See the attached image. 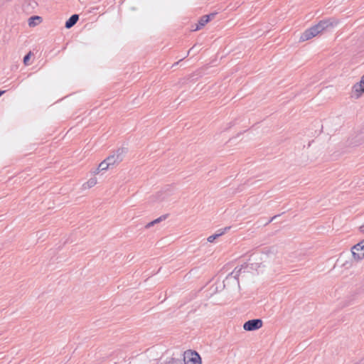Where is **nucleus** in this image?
<instances>
[{"mask_svg": "<svg viewBox=\"0 0 364 364\" xmlns=\"http://www.w3.org/2000/svg\"><path fill=\"white\" fill-rule=\"evenodd\" d=\"M337 24L338 21L333 18L323 19L302 33L299 41L303 42L310 40L323 31L333 28Z\"/></svg>", "mask_w": 364, "mask_h": 364, "instance_id": "f257e3e1", "label": "nucleus"}, {"mask_svg": "<svg viewBox=\"0 0 364 364\" xmlns=\"http://www.w3.org/2000/svg\"><path fill=\"white\" fill-rule=\"evenodd\" d=\"M128 149L126 147H120L115 150L112 154L108 156L107 159V161L109 163L112 167L115 165L119 164L121 161H123L126 154L127 153Z\"/></svg>", "mask_w": 364, "mask_h": 364, "instance_id": "f03ea898", "label": "nucleus"}, {"mask_svg": "<svg viewBox=\"0 0 364 364\" xmlns=\"http://www.w3.org/2000/svg\"><path fill=\"white\" fill-rule=\"evenodd\" d=\"M182 359L183 364H201V358L198 353L195 350H187L184 352Z\"/></svg>", "mask_w": 364, "mask_h": 364, "instance_id": "7ed1b4c3", "label": "nucleus"}, {"mask_svg": "<svg viewBox=\"0 0 364 364\" xmlns=\"http://www.w3.org/2000/svg\"><path fill=\"white\" fill-rule=\"evenodd\" d=\"M263 322L260 318L250 319L243 324V328L247 331L258 330L262 326Z\"/></svg>", "mask_w": 364, "mask_h": 364, "instance_id": "20e7f679", "label": "nucleus"}, {"mask_svg": "<svg viewBox=\"0 0 364 364\" xmlns=\"http://www.w3.org/2000/svg\"><path fill=\"white\" fill-rule=\"evenodd\" d=\"M352 255L353 258L358 261L364 258V240L352 247Z\"/></svg>", "mask_w": 364, "mask_h": 364, "instance_id": "39448f33", "label": "nucleus"}, {"mask_svg": "<svg viewBox=\"0 0 364 364\" xmlns=\"http://www.w3.org/2000/svg\"><path fill=\"white\" fill-rule=\"evenodd\" d=\"M79 20V15L78 14H73L66 21L65 23V27L68 29L71 28L73 26H74L77 22Z\"/></svg>", "mask_w": 364, "mask_h": 364, "instance_id": "423d86ee", "label": "nucleus"}, {"mask_svg": "<svg viewBox=\"0 0 364 364\" xmlns=\"http://www.w3.org/2000/svg\"><path fill=\"white\" fill-rule=\"evenodd\" d=\"M242 266L240 268H238L237 267H235V269L227 276L226 279H230V278H234L236 280L237 283L238 284L239 283L238 277L242 274Z\"/></svg>", "mask_w": 364, "mask_h": 364, "instance_id": "0eeeda50", "label": "nucleus"}, {"mask_svg": "<svg viewBox=\"0 0 364 364\" xmlns=\"http://www.w3.org/2000/svg\"><path fill=\"white\" fill-rule=\"evenodd\" d=\"M112 168L109 163L107 161V159L102 161L98 166V167L93 171L95 174H97L100 171H105L108 168Z\"/></svg>", "mask_w": 364, "mask_h": 364, "instance_id": "6e6552de", "label": "nucleus"}, {"mask_svg": "<svg viewBox=\"0 0 364 364\" xmlns=\"http://www.w3.org/2000/svg\"><path fill=\"white\" fill-rule=\"evenodd\" d=\"M209 22V16H201L198 21V23L196 24L195 28L193 31H198L201 29L206 23Z\"/></svg>", "mask_w": 364, "mask_h": 364, "instance_id": "1a4fd4ad", "label": "nucleus"}, {"mask_svg": "<svg viewBox=\"0 0 364 364\" xmlns=\"http://www.w3.org/2000/svg\"><path fill=\"white\" fill-rule=\"evenodd\" d=\"M230 227H225L223 230H219L217 233L212 235L208 237L209 242H213L216 238L223 235L228 230H230Z\"/></svg>", "mask_w": 364, "mask_h": 364, "instance_id": "9d476101", "label": "nucleus"}, {"mask_svg": "<svg viewBox=\"0 0 364 364\" xmlns=\"http://www.w3.org/2000/svg\"><path fill=\"white\" fill-rule=\"evenodd\" d=\"M353 91L356 93L357 96L359 97L362 93L364 92V85L362 81L355 83L353 87Z\"/></svg>", "mask_w": 364, "mask_h": 364, "instance_id": "9b49d317", "label": "nucleus"}, {"mask_svg": "<svg viewBox=\"0 0 364 364\" xmlns=\"http://www.w3.org/2000/svg\"><path fill=\"white\" fill-rule=\"evenodd\" d=\"M42 21V18L39 16H33L28 18V26L34 27Z\"/></svg>", "mask_w": 364, "mask_h": 364, "instance_id": "f8f14e48", "label": "nucleus"}, {"mask_svg": "<svg viewBox=\"0 0 364 364\" xmlns=\"http://www.w3.org/2000/svg\"><path fill=\"white\" fill-rule=\"evenodd\" d=\"M262 252L267 257H274L275 255V248L274 247H266L262 249Z\"/></svg>", "mask_w": 364, "mask_h": 364, "instance_id": "ddd939ff", "label": "nucleus"}, {"mask_svg": "<svg viewBox=\"0 0 364 364\" xmlns=\"http://www.w3.org/2000/svg\"><path fill=\"white\" fill-rule=\"evenodd\" d=\"M161 364H183L182 359L168 358Z\"/></svg>", "mask_w": 364, "mask_h": 364, "instance_id": "4468645a", "label": "nucleus"}, {"mask_svg": "<svg viewBox=\"0 0 364 364\" xmlns=\"http://www.w3.org/2000/svg\"><path fill=\"white\" fill-rule=\"evenodd\" d=\"M166 218V215H161V217L154 220L153 221L148 223L146 225V228H150L151 227L154 226L155 224L160 223L163 220H165Z\"/></svg>", "mask_w": 364, "mask_h": 364, "instance_id": "2eb2a0df", "label": "nucleus"}, {"mask_svg": "<svg viewBox=\"0 0 364 364\" xmlns=\"http://www.w3.org/2000/svg\"><path fill=\"white\" fill-rule=\"evenodd\" d=\"M96 183H97V178H91L86 183V184H87L88 188L93 187Z\"/></svg>", "mask_w": 364, "mask_h": 364, "instance_id": "dca6fc26", "label": "nucleus"}, {"mask_svg": "<svg viewBox=\"0 0 364 364\" xmlns=\"http://www.w3.org/2000/svg\"><path fill=\"white\" fill-rule=\"evenodd\" d=\"M32 55V53L30 51L28 52L24 57H23V63L26 65H29L28 61L30 60L31 56Z\"/></svg>", "mask_w": 364, "mask_h": 364, "instance_id": "f3484780", "label": "nucleus"}, {"mask_svg": "<svg viewBox=\"0 0 364 364\" xmlns=\"http://www.w3.org/2000/svg\"><path fill=\"white\" fill-rule=\"evenodd\" d=\"M215 16V14H210L208 15H204V16H209V21H211Z\"/></svg>", "mask_w": 364, "mask_h": 364, "instance_id": "a211bd4d", "label": "nucleus"}, {"mask_svg": "<svg viewBox=\"0 0 364 364\" xmlns=\"http://www.w3.org/2000/svg\"><path fill=\"white\" fill-rule=\"evenodd\" d=\"M359 230L361 232H364V224L360 226Z\"/></svg>", "mask_w": 364, "mask_h": 364, "instance_id": "6ab92c4d", "label": "nucleus"}, {"mask_svg": "<svg viewBox=\"0 0 364 364\" xmlns=\"http://www.w3.org/2000/svg\"><path fill=\"white\" fill-rule=\"evenodd\" d=\"M277 217V215H274V217H272V218L269 220V223H270V222L273 221V220H274Z\"/></svg>", "mask_w": 364, "mask_h": 364, "instance_id": "aec40b11", "label": "nucleus"}, {"mask_svg": "<svg viewBox=\"0 0 364 364\" xmlns=\"http://www.w3.org/2000/svg\"><path fill=\"white\" fill-rule=\"evenodd\" d=\"M360 80L362 81V83L364 85V75L361 77Z\"/></svg>", "mask_w": 364, "mask_h": 364, "instance_id": "412c9836", "label": "nucleus"}, {"mask_svg": "<svg viewBox=\"0 0 364 364\" xmlns=\"http://www.w3.org/2000/svg\"><path fill=\"white\" fill-rule=\"evenodd\" d=\"M5 90H0V97L4 94L5 93Z\"/></svg>", "mask_w": 364, "mask_h": 364, "instance_id": "4be33fe9", "label": "nucleus"}, {"mask_svg": "<svg viewBox=\"0 0 364 364\" xmlns=\"http://www.w3.org/2000/svg\"><path fill=\"white\" fill-rule=\"evenodd\" d=\"M194 47H195V46H193V47H192V48H191L188 51L187 55H188V54L191 52V50L194 48Z\"/></svg>", "mask_w": 364, "mask_h": 364, "instance_id": "5701e85b", "label": "nucleus"}]
</instances>
